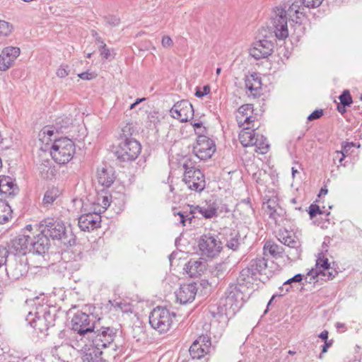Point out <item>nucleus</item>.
Wrapping results in <instances>:
<instances>
[{
	"instance_id": "nucleus-25",
	"label": "nucleus",
	"mask_w": 362,
	"mask_h": 362,
	"mask_svg": "<svg viewBox=\"0 0 362 362\" xmlns=\"http://www.w3.org/2000/svg\"><path fill=\"white\" fill-rule=\"evenodd\" d=\"M6 272L10 279L17 280L26 274L27 267L23 263L15 260L6 264Z\"/></svg>"
},
{
	"instance_id": "nucleus-8",
	"label": "nucleus",
	"mask_w": 362,
	"mask_h": 362,
	"mask_svg": "<svg viewBox=\"0 0 362 362\" xmlns=\"http://www.w3.org/2000/svg\"><path fill=\"white\" fill-rule=\"evenodd\" d=\"M91 332L85 342L89 346H95L101 349L110 345L117 335V329L110 327L94 329Z\"/></svg>"
},
{
	"instance_id": "nucleus-42",
	"label": "nucleus",
	"mask_w": 362,
	"mask_h": 362,
	"mask_svg": "<svg viewBox=\"0 0 362 362\" xmlns=\"http://www.w3.org/2000/svg\"><path fill=\"white\" fill-rule=\"evenodd\" d=\"M253 112V106L252 104H245L241 105L238 110L236 116H242L244 117L245 116H248L249 115H252Z\"/></svg>"
},
{
	"instance_id": "nucleus-49",
	"label": "nucleus",
	"mask_w": 362,
	"mask_h": 362,
	"mask_svg": "<svg viewBox=\"0 0 362 362\" xmlns=\"http://www.w3.org/2000/svg\"><path fill=\"white\" fill-rule=\"evenodd\" d=\"M322 1L323 0H302V4L305 7L314 8L320 6Z\"/></svg>"
},
{
	"instance_id": "nucleus-62",
	"label": "nucleus",
	"mask_w": 362,
	"mask_h": 362,
	"mask_svg": "<svg viewBox=\"0 0 362 362\" xmlns=\"http://www.w3.org/2000/svg\"><path fill=\"white\" fill-rule=\"evenodd\" d=\"M332 342V341H325V344L322 345V353L320 355V357H322V355L327 351V349L331 346Z\"/></svg>"
},
{
	"instance_id": "nucleus-12",
	"label": "nucleus",
	"mask_w": 362,
	"mask_h": 362,
	"mask_svg": "<svg viewBox=\"0 0 362 362\" xmlns=\"http://www.w3.org/2000/svg\"><path fill=\"white\" fill-rule=\"evenodd\" d=\"M216 151L214 141L207 136H200L197 139L196 144L193 146V153L200 160L211 158Z\"/></svg>"
},
{
	"instance_id": "nucleus-30",
	"label": "nucleus",
	"mask_w": 362,
	"mask_h": 362,
	"mask_svg": "<svg viewBox=\"0 0 362 362\" xmlns=\"http://www.w3.org/2000/svg\"><path fill=\"white\" fill-rule=\"evenodd\" d=\"M253 127L254 125L244 127L239 134V140L243 146H253V144H255V139L257 134L255 129H250Z\"/></svg>"
},
{
	"instance_id": "nucleus-45",
	"label": "nucleus",
	"mask_w": 362,
	"mask_h": 362,
	"mask_svg": "<svg viewBox=\"0 0 362 362\" xmlns=\"http://www.w3.org/2000/svg\"><path fill=\"white\" fill-rule=\"evenodd\" d=\"M236 121L238 126L241 127H244L245 124L250 125L252 122H254V119L252 115H249L248 116H245L244 117H242V116H236Z\"/></svg>"
},
{
	"instance_id": "nucleus-52",
	"label": "nucleus",
	"mask_w": 362,
	"mask_h": 362,
	"mask_svg": "<svg viewBox=\"0 0 362 362\" xmlns=\"http://www.w3.org/2000/svg\"><path fill=\"white\" fill-rule=\"evenodd\" d=\"M323 115L322 110H315L308 117V120L313 121L320 118Z\"/></svg>"
},
{
	"instance_id": "nucleus-10",
	"label": "nucleus",
	"mask_w": 362,
	"mask_h": 362,
	"mask_svg": "<svg viewBox=\"0 0 362 362\" xmlns=\"http://www.w3.org/2000/svg\"><path fill=\"white\" fill-rule=\"evenodd\" d=\"M141 146L139 141L133 138L126 137L119 144L116 151L117 159L123 162L134 160L140 154Z\"/></svg>"
},
{
	"instance_id": "nucleus-15",
	"label": "nucleus",
	"mask_w": 362,
	"mask_h": 362,
	"mask_svg": "<svg viewBox=\"0 0 362 362\" xmlns=\"http://www.w3.org/2000/svg\"><path fill=\"white\" fill-rule=\"evenodd\" d=\"M211 342L207 335L199 336L191 345L189 351L192 358L199 359L210 352Z\"/></svg>"
},
{
	"instance_id": "nucleus-44",
	"label": "nucleus",
	"mask_w": 362,
	"mask_h": 362,
	"mask_svg": "<svg viewBox=\"0 0 362 362\" xmlns=\"http://www.w3.org/2000/svg\"><path fill=\"white\" fill-rule=\"evenodd\" d=\"M103 18L106 24L111 27H116L120 23V18L115 15H107Z\"/></svg>"
},
{
	"instance_id": "nucleus-53",
	"label": "nucleus",
	"mask_w": 362,
	"mask_h": 362,
	"mask_svg": "<svg viewBox=\"0 0 362 362\" xmlns=\"http://www.w3.org/2000/svg\"><path fill=\"white\" fill-rule=\"evenodd\" d=\"M68 66H61L57 70V75L58 77L60 78H64L66 76H68L69 71L67 70Z\"/></svg>"
},
{
	"instance_id": "nucleus-59",
	"label": "nucleus",
	"mask_w": 362,
	"mask_h": 362,
	"mask_svg": "<svg viewBox=\"0 0 362 362\" xmlns=\"http://www.w3.org/2000/svg\"><path fill=\"white\" fill-rule=\"evenodd\" d=\"M103 209H106L110 205V196L101 197V204Z\"/></svg>"
},
{
	"instance_id": "nucleus-47",
	"label": "nucleus",
	"mask_w": 362,
	"mask_h": 362,
	"mask_svg": "<svg viewBox=\"0 0 362 362\" xmlns=\"http://www.w3.org/2000/svg\"><path fill=\"white\" fill-rule=\"evenodd\" d=\"M11 33V26L5 21H0V35L7 36Z\"/></svg>"
},
{
	"instance_id": "nucleus-1",
	"label": "nucleus",
	"mask_w": 362,
	"mask_h": 362,
	"mask_svg": "<svg viewBox=\"0 0 362 362\" xmlns=\"http://www.w3.org/2000/svg\"><path fill=\"white\" fill-rule=\"evenodd\" d=\"M304 7L301 1H296L286 10V6H276L274 8L273 15L271 18V28L273 29L275 36L279 40H285L288 36L287 21L295 23V30L298 28H303L300 20L304 16Z\"/></svg>"
},
{
	"instance_id": "nucleus-36",
	"label": "nucleus",
	"mask_w": 362,
	"mask_h": 362,
	"mask_svg": "<svg viewBox=\"0 0 362 362\" xmlns=\"http://www.w3.org/2000/svg\"><path fill=\"white\" fill-rule=\"evenodd\" d=\"M59 195V190L57 188L52 187V189L47 190L43 197V204L45 205L52 204Z\"/></svg>"
},
{
	"instance_id": "nucleus-17",
	"label": "nucleus",
	"mask_w": 362,
	"mask_h": 362,
	"mask_svg": "<svg viewBox=\"0 0 362 362\" xmlns=\"http://www.w3.org/2000/svg\"><path fill=\"white\" fill-rule=\"evenodd\" d=\"M49 246V239L43 233L40 232L33 238H30V252L43 255L48 251Z\"/></svg>"
},
{
	"instance_id": "nucleus-26",
	"label": "nucleus",
	"mask_w": 362,
	"mask_h": 362,
	"mask_svg": "<svg viewBox=\"0 0 362 362\" xmlns=\"http://www.w3.org/2000/svg\"><path fill=\"white\" fill-rule=\"evenodd\" d=\"M30 237L28 235H19L11 240V247L20 254L30 252Z\"/></svg>"
},
{
	"instance_id": "nucleus-3",
	"label": "nucleus",
	"mask_w": 362,
	"mask_h": 362,
	"mask_svg": "<svg viewBox=\"0 0 362 362\" xmlns=\"http://www.w3.org/2000/svg\"><path fill=\"white\" fill-rule=\"evenodd\" d=\"M183 182L189 189L201 192L206 187V180L204 173L195 167L190 159H186L182 163Z\"/></svg>"
},
{
	"instance_id": "nucleus-56",
	"label": "nucleus",
	"mask_w": 362,
	"mask_h": 362,
	"mask_svg": "<svg viewBox=\"0 0 362 362\" xmlns=\"http://www.w3.org/2000/svg\"><path fill=\"white\" fill-rule=\"evenodd\" d=\"M99 51L100 54L105 59H107L110 56V49L107 47L106 45H100Z\"/></svg>"
},
{
	"instance_id": "nucleus-11",
	"label": "nucleus",
	"mask_w": 362,
	"mask_h": 362,
	"mask_svg": "<svg viewBox=\"0 0 362 362\" xmlns=\"http://www.w3.org/2000/svg\"><path fill=\"white\" fill-rule=\"evenodd\" d=\"M267 267V263L264 257L252 259L247 267L243 269L240 273L239 280L250 283L256 279L257 274H262Z\"/></svg>"
},
{
	"instance_id": "nucleus-9",
	"label": "nucleus",
	"mask_w": 362,
	"mask_h": 362,
	"mask_svg": "<svg viewBox=\"0 0 362 362\" xmlns=\"http://www.w3.org/2000/svg\"><path fill=\"white\" fill-rule=\"evenodd\" d=\"M198 246L202 256L207 258L215 257L222 250V243L218 235L211 233L200 237Z\"/></svg>"
},
{
	"instance_id": "nucleus-60",
	"label": "nucleus",
	"mask_w": 362,
	"mask_h": 362,
	"mask_svg": "<svg viewBox=\"0 0 362 362\" xmlns=\"http://www.w3.org/2000/svg\"><path fill=\"white\" fill-rule=\"evenodd\" d=\"M161 43L164 47H169L173 45V40L169 36H164L162 38Z\"/></svg>"
},
{
	"instance_id": "nucleus-6",
	"label": "nucleus",
	"mask_w": 362,
	"mask_h": 362,
	"mask_svg": "<svg viewBox=\"0 0 362 362\" xmlns=\"http://www.w3.org/2000/svg\"><path fill=\"white\" fill-rule=\"evenodd\" d=\"M37 226L39 231L43 233L48 238L61 240L64 244L71 245V240H66V226L62 221L46 218L42 221Z\"/></svg>"
},
{
	"instance_id": "nucleus-43",
	"label": "nucleus",
	"mask_w": 362,
	"mask_h": 362,
	"mask_svg": "<svg viewBox=\"0 0 362 362\" xmlns=\"http://www.w3.org/2000/svg\"><path fill=\"white\" fill-rule=\"evenodd\" d=\"M192 125L194 127L195 134L197 135V138L200 136H206V134L207 133V129L203 125L202 122H196L192 123Z\"/></svg>"
},
{
	"instance_id": "nucleus-13",
	"label": "nucleus",
	"mask_w": 362,
	"mask_h": 362,
	"mask_svg": "<svg viewBox=\"0 0 362 362\" xmlns=\"http://www.w3.org/2000/svg\"><path fill=\"white\" fill-rule=\"evenodd\" d=\"M171 116L180 122L189 121L194 117L192 105L187 100L176 103L170 110Z\"/></svg>"
},
{
	"instance_id": "nucleus-23",
	"label": "nucleus",
	"mask_w": 362,
	"mask_h": 362,
	"mask_svg": "<svg viewBox=\"0 0 362 362\" xmlns=\"http://www.w3.org/2000/svg\"><path fill=\"white\" fill-rule=\"evenodd\" d=\"M314 269L325 277V281L333 279L338 274L337 271L330 267L328 259L322 253H319Z\"/></svg>"
},
{
	"instance_id": "nucleus-41",
	"label": "nucleus",
	"mask_w": 362,
	"mask_h": 362,
	"mask_svg": "<svg viewBox=\"0 0 362 362\" xmlns=\"http://www.w3.org/2000/svg\"><path fill=\"white\" fill-rule=\"evenodd\" d=\"M339 99L341 104L344 107L350 106L353 103L352 97L349 90H344L339 95Z\"/></svg>"
},
{
	"instance_id": "nucleus-39",
	"label": "nucleus",
	"mask_w": 362,
	"mask_h": 362,
	"mask_svg": "<svg viewBox=\"0 0 362 362\" xmlns=\"http://www.w3.org/2000/svg\"><path fill=\"white\" fill-rule=\"evenodd\" d=\"M72 124V117L71 116L59 117L56 119L57 129L62 130L66 129Z\"/></svg>"
},
{
	"instance_id": "nucleus-29",
	"label": "nucleus",
	"mask_w": 362,
	"mask_h": 362,
	"mask_svg": "<svg viewBox=\"0 0 362 362\" xmlns=\"http://www.w3.org/2000/svg\"><path fill=\"white\" fill-rule=\"evenodd\" d=\"M204 268L202 262L191 259L185 264L184 269L190 277H197L203 273Z\"/></svg>"
},
{
	"instance_id": "nucleus-14",
	"label": "nucleus",
	"mask_w": 362,
	"mask_h": 362,
	"mask_svg": "<svg viewBox=\"0 0 362 362\" xmlns=\"http://www.w3.org/2000/svg\"><path fill=\"white\" fill-rule=\"evenodd\" d=\"M72 346L84 353L82 356L83 362H102V349L95 346H89L85 341L74 342Z\"/></svg>"
},
{
	"instance_id": "nucleus-28",
	"label": "nucleus",
	"mask_w": 362,
	"mask_h": 362,
	"mask_svg": "<svg viewBox=\"0 0 362 362\" xmlns=\"http://www.w3.org/2000/svg\"><path fill=\"white\" fill-rule=\"evenodd\" d=\"M97 178L98 183L102 186L108 188L115 180V171L112 168H103L98 170Z\"/></svg>"
},
{
	"instance_id": "nucleus-40",
	"label": "nucleus",
	"mask_w": 362,
	"mask_h": 362,
	"mask_svg": "<svg viewBox=\"0 0 362 362\" xmlns=\"http://www.w3.org/2000/svg\"><path fill=\"white\" fill-rule=\"evenodd\" d=\"M173 214L175 217H177V221L183 226H186L187 221L189 223H191L192 218L194 217V215L189 216V214H185V212L181 211L175 212L174 211Z\"/></svg>"
},
{
	"instance_id": "nucleus-50",
	"label": "nucleus",
	"mask_w": 362,
	"mask_h": 362,
	"mask_svg": "<svg viewBox=\"0 0 362 362\" xmlns=\"http://www.w3.org/2000/svg\"><path fill=\"white\" fill-rule=\"evenodd\" d=\"M308 213H309L310 217L311 218L316 216L317 214H323L322 211L320 209L319 206L317 204H312L309 206Z\"/></svg>"
},
{
	"instance_id": "nucleus-31",
	"label": "nucleus",
	"mask_w": 362,
	"mask_h": 362,
	"mask_svg": "<svg viewBox=\"0 0 362 362\" xmlns=\"http://www.w3.org/2000/svg\"><path fill=\"white\" fill-rule=\"evenodd\" d=\"M278 208H279V206L274 199H268L267 202L264 203L265 213L271 219L274 220L276 224L280 218V214L277 211Z\"/></svg>"
},
{
	"instance_id": "nucleus-34",
	"label": "nucleus",
	"mask_w": 362,
	"mask_h": 362,
	"mask_svg": "<svg viewBox=\"0 0 362 362\" xmlns=\"http://www.w3.org/2000/svg\"><path fill=\"white\" fill-rule=\"evenodd\" d=\"M255 141V144H253V146H255V151L257 153L265 154L269 151V144L267 142V138L263 135L257 134Z\"/></svg>"
},
{
	"instance_id": "nucleus-7",
	"label": "nucleus",
	"mask_w": 362,
	"mask_h": 362,
	"mask_svg": "<svg viewBox=\"0 0 362 362\" xmlns=\"http://www.w3.org/2000/svg\"><path fill=\"white\" fill-rule=\"evenodd\" d=\"M174 312H170L163 307L155 308L149 315V324L151 327L160 333L167 332L173 324V318L175 317Z\"/></svg>"
},
{
	"instance_id": "nucleus-58",
	"label": "nucleus",
	"mask_w": 362,
	"mask_h": 362,
	"mask_svg": "<svg viewBox=\"0 0 362 362\" xmlns=\"http://www.w3.org/2000/svg\"><path fill=\"white\" fill-rule=\"evenodd\" d=\"M209 91H210V88H209V86H205L203 88V90H197L196 93H195V95L197 98H202V97L207 95L209 93Z\"/></svg>"
},
{
	"instance_id": "nucleus-54",
	"label": "nucleus",
	"mask_w": 362,
	"mask_h": 362,
	"mask_svg": "<svg viewBox=\"0 0 362 362\" xmlns=\"http://www.w3.org/2000/svg\"><path fill=\"white\" fill-rule=\"evenodd\" d=\"M303 276L301 274H297L294 276L286 280V284L292 285L293 283H300L303 281Z\"/></svg>"
},
{
	"instance_id": "nucleus-20",
	"label": "nucleus",
	"mask_w": 362,
	"mask_h": 362,
	"mask_svg": "<svg viewBox=\"0 0 362 362\" xmlns=\"http://www.w3.org/2000/svg\"><path fill=\"white\" fill-rule=\"evenodd\" d=\"M218 203L216 200H209L202 205L193 206L190 214L198 212L205 218H211L218 215Z\"/></svg>"
},
{
	"instance_id": "nucleus-16",
	"label": "nucleus",
	"mask_w": 362,
	"mask_h": 362,
	"mask_svg": "<svg viewBox=\"0 0 362 362\" xmlns=\"http://www.w3.org/2000/svg\"><path fill=\"white\" fill-rule=\"evenodd\" d=\"M274 43L267 39L259 40L253 43L250 49V54L256 60L267 58L274 49Z\"/></svg>"
},
{
	"instance_id": "nucleus-24",
	"label": "nucleus",
	"mask_w": 362,
	"mask_h": 362,
	"mask_svg": "<svg viewBox=\"0 0 362 362\" xmlns=\"http://www.w3.org/2000/svg\"><path fill=\"white\" fill-rule=\"evenodd\" d=\"M19 192V188L15 180L6 175H0V194L6 197L13 198Z\"/></svg>"
},
{
	"instance_id": "nucleus-51",
	"label": "nucleus",
	"mask_w": 362,
	"mask_h": 362,
	"mask_svg": "<svg viewBox=\"0 0 362 362\" xmlns=\"http://www.w3.org/2000/svg\"><path fill=\"white\" fill-rule=\"evenodd\" d=\"M210 313L212 317L214 319L212 323H214L216 320H218L219 322H225L227 318V317L223 313L219 311H218L216 313L213 311H211Z\"/></svg>"
},
{
	"instance_id": "nucleus-35",
	"label": "nucleus",
	"mask_w": 362,
	"mask_h": 362,
	"mask_svg": "<svg viewBox=\"0 0 362 362\" xmlns=\"http://www.w3.org/2000/svg\"><path fill=\"white\" fill-rule=\"evenodd\" d=\"M305 281L308 284H315L319 281L320 279L325 280V277L322 276V274L318 272L315 269L312 268L305 276Z\"/></svg>"
},
{
	"instance_id": "nucleus-21",
	"label": "nucleus",
	"mask_w": 362,
	"mask_h": 362,
	"mask_svg": "<svg viewBox=\"0 0 362 362\" xmlns=\"http://www.w3.org/2000/svg\"><path fill=\"white\" fill-rule=\"evenodd\" d=\"M226 304L230 307L235 306V308H240L243 304L244 294L240 291V286L235 284H230L228 287L226 293Z\"/></svg>"
},
{
	"instance_id": "nucleus-27",
	"label": "nucleus",
	"mask_w": 362,
	"mask_h": 362,
	"mask_svg": "<svg viewBox=\"0 0 362 362\" xmlns=\"http://www.w3.org/2000/svg\"><path fill=\"white\" fill-rule=\"evenodd\" d=\"M279 241L291 248L297 249L299 246V241L292 230L286 228L280 229L278 233Z\"/></svg>"
},
{
	"instance_id": "nucleus-5",
	"label": "nucleus",
	"mask_w": 362,
	"mask_h": 362,
	"mask_svg": "<svg viewBox=\"0 0 362 362\" xmlns=\"http://www.w3.org/2000/svg\"><path fill=\"white\" fill-rule=\"evenodd\" d=\"M75 144L67 137L54 139L50 149L52 158L59 164L69 163L75 153Z\"/></svg>"
},
{
	"instance_id": "nucleus-4",
	"label": "nucleus",
	"mask_w": 362,
	"mask_h": 362,
	"mask_svg": "<svg viewBox=\"0 0 362 362\" xmlns=\"http://www.w3.org/2000/svg\"><path fill=\"white\" fill-rule=\"evenodd\" d=\"M25 320L32 327L42 333L54 325L55 315L47 306L40 305L35 311H30Z\"/></svg>"
},
{
	"instance_id": "nucleus-46",
	"label": "nucleus",
	"mask_w": 362,
	"mask_h": 362,
	"mask_svg": "<svg viewBox=\"0 0 362 362\" xmlns=\"http://www.w3.org/2000/svg\"><path fill=\"white\" fill-rule=\"evenodd\" d=\"M9 255V251L7 247L0 245V268L6 265L7 258Z\"/></svg>"
},
{
	"instance_id": "nucleus-48",
	"label": "nucleus",
	"mask_w": 362,
	"mask_h": 362,
	"mask_svg": "<svg viewBox=\"0 0 362 362\" xmlns=\"http://www.w3.org/2000/svg\"><path fill=\"white\" fill-rule=\"evenodd\" d=\"M54 129L51 127H45L40 133V136H42V139L45 141V136H47V139L52 140L51 137L54 134Z\"/></svg>"
},
{
	"instance_id": "nucleus-32",
	"label": "nucleus",
	"mask_w": 362,
	"mask_h": 362,
	"mask_svg": "<svg viewBox=\"0 0 362 362\" xmlns=\"http://www.w3.org/2000/svg\"><path fill=\"white\" fill-rule=\"evenodd\" d=\"M263 250L265 256L270 255L274 258L281 257L284 252V249L281 245L272 241H267L264 245Z\"/></svg>"
},
{
	"instance_id": "nucleus-33",
	"label": "nucleus",
	"mask_w": 362,
	"mask_h": 362,
	"mask_svg": "<svg viewBox=\"0 0 362 362\" xmlns=\"http://www.w3.org/2000/svg\"><path fill=\"white\" fill-rule=\"evenodd\" d=\"M11 207L5 200L0 199V224L7 223L12 218Z\"/></svg>"
},
{
	"instance_id": "nucleus-19",
	"label": "nucleus",
	"mask_w": 362,
	"mask_h": 362,
	"mask_svg": "<svg viewBox=\"0 0 362 362\" xmlns=\"http://www.w3.org/2000/svg\"><path fill=\"white\" fill-rule=\"evenodd\" d=\"M20 53V48L17 47L11 46L4 48L0 54V71H5L8 69Z\"/></svg>"
},
{
	"instance_id": "nucleus-57",
	"label": "nucleus",
	"mask_w": 362,
	"mask_h": 362,
	"mask_svg": "<svg viewBox=\"0 0 362 362\" xmlns=\"http://www.w3.org/2000/svg\"><path fill=\"white\" fill-rule=\"evenodd\" d=\"M355 146L354 142H344L341 144V152L348 155L349 150L351 148Z\"/></svg>"
},
{
	"instance_id": "nucleus-2",
	"label": "nucleus",
	"mask_w": 362,
	"mask_h": 362,
	"mask_svg": "<svg viewBox=\"0 0 362 362\" xmlns=\"http://www.w3.org/2000/svg\"><path fill=\"white\" fill-rule=\"evenodd\" d=\"M96 316L92 313L76 312L71 321V329L76 334V341H86L93 329H96Z\"/></svg>"
},
{
	"instance_id": "nucleus-63",
	"label": "nucleus",
	"mask_w": 362,
	"mask_h": 362,
	"mask_svg": "<svg viewBox=\"0 0 362 362\" xmlns=\"http://www.w3.org/2000/svg\"><path fill=\"white\" fill-rule=\"evenodd\" d=\"M320 339H322V340H324L325 341H328V332L327 330H324L323 332H322L319 336H318Z\"/></svg>"
},
{
	"instance_id": "nucleus-38",
	"label": "nucleus",
	"mask_w": 362,
	"mask_h": 362,
	"mask_svg": "<svg viewBox=\"0 0 362 362\" xmlns=\"http://www.w3.org/2000/svg\"><path fill=\"white\" fill-rule=\"evenodd\" d=\"M245 87L251 92L257 90L261 88V81L258 78H255L254 75H251L250 78L245 80Z\"/></svg>"
},
{
	"instance_id": "nucleus-18",
	"label": "nucleus",
	"mask_w": 362,
	"mask_h": 362,
	"mask_svg": "<svg viewBox=\"0 0 362 362\" xmlns=\"http://www.w3.org/2000/svg\"><path fill=\"white\" fill-rule=\"evenodd\" d=\"M197 292V287L195 283L182 284L175 292L177 300L181 304L191 303L194 300Z\"/></svg>"
},
{
	"instance_id": "nucleus-37",
	"label": "nucleus",
	"mask_w": 362,
	"mask_h": 362,
	"mask_svg": "<svg viewBox=\"0 0 362 362\" xmlns=\"http://www.w3.org/2000/svg\"><path fill=\"white\" fill-rule=\"evenodd\" d=\"M241 244V239L239 233H235V235L231 234V237L227 240L226 246L229 249L236 251L238 250Z\"/></svg>"
},
{
	"instance_id": "nucleus-55",
	"label": "nucleus",
	"mask_w": 362,
	"mask_h": 362,
	"mask_svg": "<svg viewBox=\"0 0 362 362\" xmlns=\"http://www.w3.org/2000/svg\"><path fill=\"white\" fill-rule=\"evenodd\" d=\"M291 285L287 284L286 281L284 283V284L279 287L280 293L278 294L279 296H282L288 293L291 290Z\"/></svg>"
},
{
	"instance_id": "nucleus-22",
	"label": "nucleus",
	"mask_w": 362,
	"mask_h": 362,
	"mask_svg": "<svg viewBox=\"0 0 362 362\" xmlns=\"http://www.w3.org/2000/svg\"><path fill=\"white\" fill-rule=\"evenodd\" d=\"M101 217L96 213L82 214L78 218V226L81 230L90 231L100 226Z\"/></svg>"
},
{
	"instance_id": "nucleus-61",
	"label": "nucleus",
	"mask_w": 362,
	"mask_h": 362,
	"mask_svg": "<svg viewBox=\"0 0 362 362\" xmlns=\"http://www.w3.org/2000/svg\"><path fill=\"white\" fill-rule=\"evenodd\" d=\"M78 77L83 80H90L94 77V75L88 71H85L79 74Z\"/></svg>"
},
{
	"instance_id": "nucleus-64",
	"label": "nucleus",
	"mask_w": 362,
	"mask_h": 362,
	"mask_svg": "<svg viewBox=\"0 0 362 362\" xmlns=\"http://www.w3.org/2000/svg\"><path fill=\"white\" fill-rule=\"evenodd\" d=\"M337 110L340 113L343 114V113H344L346 112V107L343 106L342 105H337Z\"/></svg>"
}]
</instances>
